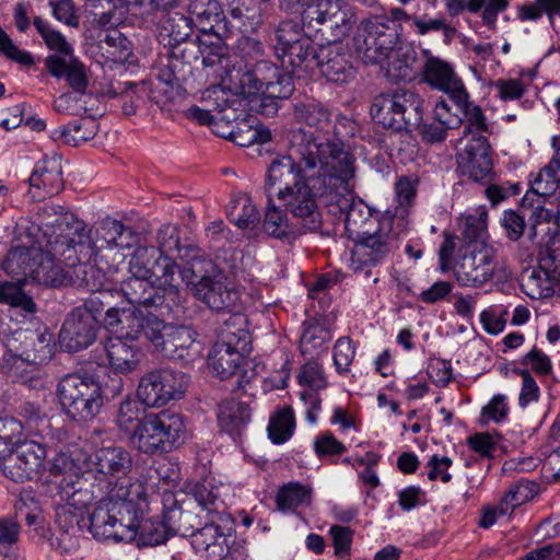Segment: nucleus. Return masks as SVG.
Here are the masks:
<instances>
[{
	"instance_id": "46",
	"label": "nucleus",
	"mask_w": 560,
	"mask_h": 560,
	"mask_svg": "<svg viewBox=\"0 0 560 560\" xmlns=\"http://www.w3.org/2000/svg\"><path fill=\"white\" fill-rule=\"evenodd\" d=\"M102 55L105 57V63L109 68L114 65H125L133 62V50L131 42L120 32L113 31L106 34L101 44Z\"/></svg>"
},
{
	"instance_id": "31",
	"label": "nucleus",
	"mask_w": 560,
	"mask_h": 560,
	"mask_svg": "<svg viewBox=\"0 0 560 560\" xmlns=\"http://www.w3.org/2000/svg\"><path fill=\"white\" fill-rule=\"evenodd\" d=\"M28 183V195L33 200L57 195L63 188L61 161L56 158L40 161L36 164Z\"/></svg>"
},
{
	"instance_id": "13",
	"label": "nucleus",
	"mask_w": 560,
	"mask_h": 560,
	"mask_svg": "<svg viewBox=\"0 0 560 560\" xmlns=\"http://www.w3.org/2000/svg\"><path fill=\"white\" fill-rule=\"evenodd\" d=\"M272 73H278V67L271 61L260 60L246 70L233 66L231 70H226V79L246 96L261 93L270 98L290 97L294 91L292 75H282L280 83H271Z\"/></svg>"
},
{
	"instance_id": "16",
	"label": "nucleus",
	"mask_w": 560,
	"mask_h": 560,
	"mask_svg": "<svg viewBox=\"0 0 560 560\" xmlns=\"http://www.w3.org/2000/svg\"><path fill=\"white\" fill-rule=\"evenodd\" d=\"M118 301L125 299L135 308H166L173 311L183 304L184 298L177 285L166 287L159 283L153 284V280L148 277L133 276L120 283L117 289Z\"/></svg>"
},
{
	"instance_id": "8",
	"label": "nucleus",
	"mask_w": 560,
	"mask_h": 560,
	"mask_svg": "<svg viewBox=\"0 0 560 560\" xmlns=\"http://www.w3.org/2000/svg\"><path fill=\"white\" fill-rule=\"evenodd\" d=\"M339 171L343 173V178H341L343 183H341L336 198L329 205L328 211L343 218L345 231L352 241L364 235L366 230L378 225L380 219L374 218L368 205L353 195L352 180L355 176V158L348 149L341 159Z\"/></svg>"
},
{
	"instance_id": "58",
	"label": "nucleus",
	"mask_w": 560,
	"mask_h": 560,
	"mask_svg": "<svg viewBox=\"0 0 560 560\" xmlns=\"http://www.w3.org/2000/svg\"><path fill=\"white\" fill-rule=\"evenodd\" d=\"M33 23L49 49L57 50L62 54L65 58L73 55V48L66 40L65 36L60 32L50 28L48 22L36 16Z\"/></svg>"
},
{
	"instance_id": "2",
	"label": "nucleus",
	"mask_w": 560,
	"mask_h": 560,
	"mask_svg": "<svg viewBox=\"0 0 560 560\" xmlns=\"http://www.w3.org/2000/svg\"><path fill=\"white\" fill-rule=\"evenodd\" d=\"M148 511L147 492H125L102 499L90 515V532L98 540L131 542Z\"/></svg>"
},
{
	"instance_id": "21",
	"label": "nucleus",
	"mask_w": 560,
	"mask_h": 560,
	"mask_svg": "<svg viewBox=\"0 0 560 560\" xmlns=\"http://www.w3.org/2000/svg\"><path fill=\"white\" fill-rule=\"evenodd\" d=\"M85 455L80 450H61L52 459L50 468L45 477V485L56 490H67L78 487L75 490H89L93 488L83 480L85 469Z\"/></svg>"
},
{
	"instance_id": "50",
	"label": "nucleus",
	"mask_w": 560,
	"mask_h": 560,
	"mask_svg": "<svg viewBox=\"0 0 560 560\" xmlns=\"http://www.w3.org/2000/svg\"><path fill=\"white\" fill-rule=\"evenodd\" d=\"M275 51L277 56H283L293 46L311 40L310 35L304 31L303 25L295 19L281 21L276 28Z\"/></svg>"
},
{
	"instance_id": "57",
	"label": "nucleus",
	"mask_w": 560,
	"mask_h": 560,
	"mask_svg": "<svg viewBox=\"0 0 560 560\" xmlns=\"http://www.w3.org/2000/svg\"><path fill=\"white\" fill-rule=\"evenodd\" d=\"M453 102L466 118L467 124L464 127L465 137L469 139L472 137V135H485L489 131L488 124L486 122V117L481 108L477 105H472L469 102V95L467 92L463 103L459 101Z\"/></svg>"
},
{
	"instance_id": "12",
	"label": "nucleus",
	"mask_w": 560,
	"mask_h": 560,
	"mask_svg": "<svg viewBox=\"0 0 560 560\" xmlns=\"http://www.w3.org/2000/svg\"><path fill=\"white\" fill-rule=\"evenodd\" d=\"M401 26L390 23L387 14H376L360 22L354 48L366 65H378L389 58L400 40Z\"/></svg>"
},
{
	"instance_id": "64",
	"label": "nucleus",
	"mask_w": 560,
	"mask_h": 560,
	"mask_svg": "<svg viewBox=\"0 0 560 560\" xmlns=\"http://www.w3.org/2000/svg\"><path fill=\"white\" fill-rule=\"evenodd\" d=\"M355 349L349 337H340L334 346V363L338 373L349 372Z\"/></svg>"
},
{
	"instance_id": "34",
	"label": "nucleus",
	"mask_w": 560,
	"mask_h": 560,
	"mask_svg": "<svg viewBox=\"0 0 560 560\" xmlns=\"http://www.w3.org/2000/svg\"><path fill=\"white\" fill-rule=\"evenodd\" d=\"M45 66L52 77L65 79L73 92L85 94L89 86L88 69L73 55L69 59L56 54L50 55L46 58Z\"/></svg>"
},
{
	"instance_id": "25",
	"label": "nucleus",
	"mask_w": 560,
	"mask_h": 560,
	"mask_svg": "<svg viewBox=\"0 0 560 560\" xmlns=\"http://www.w3.org/2000/svg\"><path fill=\"white\" fill-rule=\"evenodd\" d=\"M192 294L215 312H231L240 301V291L221 273L205 275L192 288Z\"/></svg>"
},
{
	"instance_id": "5",
	"label": "nucleus",
	"mask_w": 560,
	"mask_h": 560,
	"mask_svg": "<svg viewBox=\"0 0 560 560\" xmlns=\"http://www.w3.org/2000/svg\"><path fill=\"white\" fill-rule=\"evenodd\" d=\"M336 162L320 172V178L325 176L324 185L319 190L308 187L307 182L294 189L281 195L278 199L282 202L285 211L291 213L293 219L305 232H315L322 225V215L318 210L317 199L329 209V205L336 198V194L341 187L343 178L339 171L341 159L336 158Z\"/></svg>"
},
{
	"instance_id": "30",
	"label": "nucleus",
	"mask_w": 560,
	"mask_h": 560,
	"mask_svg": "<svg viewBox=\"0 0 560 560\" xmlns=\"http://www.w3.org/2000/svg\"><path fill=\"white\" fill-rule=\"evenodd\" d=\"M60 262L63 264V257L54 254L51 246L47 244L46 248L39 247L31 280L51 288L71 284V271L66 266L62 267Z\"/></svg>"
},
{
	"instance_id": "42",
	"label": "nucleus",
	"mask_w": 560,
	"mask_h": 560,
	"mask_svg": "<svg viewBox=\"0 0 560 560\" xmlns=\"http://www.w3.org/2000/svg\"><path fill=\"white\" fill-rule=\"evenodd\" d=\"M318 46L311 40L293 46L283 56H278L282 60V66L291 67L292 77L302 78L311 74L316 69Z\"/></svg>"
},
{
	"instance_id": "27",
	"label": "nucleus",
	"mask_w": 560,
	"mask_h": 560,
	"mask_svg": "<svg viewBox=\"0 0 560 560\" xmlns=\"http://www.w3.org/2000/svg\"><path fill=\"white\" fill-rule=\"evenodd\" d=\"M491 147L485 135H472L458 154V168L463 175L481 183L490 179L493 168Z\"/></svg>"
},
{
	"instance_id": "1",
	"label": "nucleus",
	"mask_w": 560,
	"mask_h": 560,
	"mask_svg": "<svg viewBox=\"0 0 560 560\" xmlns=\"http://www.w3.org/2000/svg\"><path fill=\"white\" fill-rule=\"evenodd\" d=\"M345 149L339 142L315 137L303 128H295L289 135L288 154L271 161L265 183L267 199L300 186L307 182L308 187L319 190L325 187V176L320 172L338 159H342Z\"/></svg>"
},
{
	"instance_id": "23",
	"label": "nucleus",
	"mask_w": 560,
	"mask_h": 560,
	"mask_svg": "<svg viewBox=\"0 0 560 560\" xmlns=\"http://www.w3.org/2000/svg\"><path fill=\"white\" fill-rule=\"evenodd\" d=\"M293 117L296 122L314 129V131L305 130L307 133L337 141L346 149L341 140L345 119L332 121L331 112L322 102L316 100L296 102L293 106Z\"/></svg>"
},
{
	"instance_id": "63",
	"label": "nucleus",
	"mask_w": 560,
	"mask_h": 560,
	"mask_svg": "<svg viewBox=\"0 0 560 560\" xmlns=\"http://www.w3.org/2000/svg\"><path fill=\"white\" fill-rule=\"evenodd\" d=\"M102 92L109 97L125 96L129 95V93H133L138 100H142L147 95V86L144 82L135 83L131 81L110 79L108 83L103 86Z\"/></svg>"
},
{
	"instance_id": "15",
	"label": "nucleus",
	"mask_w": 560,
	"mask_h": 560,
	"mask_svg": "<svg viewBox=\"0 0 560 560\" xmlns=\"http://www.w3.org/2000/svg\"><path fill=\"white\" fill-rule=\"evenodd\" d=\"M189 376L168 368L144 373L138 384L137 397L150 408H159L180 399L189 385Z\"/></svg>"
},
{
	"instance_id": "11",
	"label": "nucleus",
	"mask_w": 560,
	"mask_h": 560,
	"mask_svg": "<svg viewBox=\"0 0 560 560\" xmlns=\"http://www.w3.org/2000/svg\"><path fill=\"white\" fill-rule=\"evenodd\" d=\"M57 397L62 412L78 422L92 420L104 401L100 383L78 373L67 374L59 381Z\"/></svg>"
},
{
	"instance_id": "10",
	"label": "nucleus",
	"mask_w": 560,
	"mask_h": 560,
	"mask_svg": "<svg viewBox=\"0 0 560 560\" xmlns=\"http://www.w3.org/2000/svg\"><path fill=\"white\" fill-rule=\"evenodd\" d=\"M187 435L184 417L163 410L145 416L138 424L130 440L135 447L145 454L168 452L184 443Z\"/></svg>"
},
{
	"instance_id": "44",
	"label": "nucleus",
	"mask_w": 560,
	"mask_h": 560,
	"mask_svg": "<svg viewBox=\"0 0 560 560\" xmlns=\"http://www.w3.org/2000/svg\"><path fill=\"white\" fill-rule=\"evenodd\" d=\"M97 132L96 121L90 118H80L66 126L54 129L50 138L63 144L78 147L95 137Z\"/></svg>"
},
{
	"instance_id": "19",
	"label": "nucleus",
	"mask_w": 560,
	"mask_h": 560,
	"mask_svg": "<svg viewBox=\"0 0 560 560\" xmlns=\"http://www.w3.org/2000/svg\"><path fill=\"white\" fill-rule=\"evenodd\" d=\"M66 493V498L61 497L60 502H55L56 524L61 536L56 537V542L51 541V547L68 553L78 547L75 533L79 532L91 498L89 492Z\"/></svg>"
},
{
	"instance_id": "7",
	"label": "nucleus",
	"mask_w": 560,
	"mask_h": 560,
	"mask_svg": "<svg viewBox=\"0 0 560 560\" xmlns=\"http://www.w3.org/2000/svg\"><path fill=\"white\" fill-rule=\"evenodd\" d=\"M408 229V222L402 215L385 211L378 225L366 230L364 235L352 240L350 267L354 272L380 265L399 246V237Z\"/></svg>"
},
{
	"instance_id": "32",
	"label": "nucleus",
	"mask_w": 560,
	"mask_h": 560,
	"mask_svg": "<svg viewBox=\"0 0 560 560\" xmlns=\"http://www.w3.org/2000/svg\"><path fill=\"white\" fill-rule=\"evenodd\" d=\"M215 520L209 518V523L199 527L191 536V546L203 560H222L231 551L230 536L219 525L214 524Z\"/></svg>"
},
{
	"instance_id": "39",
	"label": "nucleus",
	"mask_w": 560,
	"mask_h": 560,
	"mask_svg": "<svg viewBox=\"0 0 560 560\" xmlns=\"http://www.w3.org/2000/svg\"><path fill=\"white\" fill-rule=\"evenodd\" d=\"M104 348L109 365L116 372L130 373L138 368L141 361L140 349L121 337L108 338Z\"/></svg>"
},
{
	"instance_id": "37",
	"label": "nucleus",
	"mask_w": 560,
	"mask_h": 560,
	"mask_svg": "<svg viewBox=\"0 0 560 560\" xmlns=\"http://www.w3.org/2000/svg\"><path fill=\"white\" fill-rule=\"evenodd\" d=\"M116 323L113 325H107L109 329L114 330L117 336L121 337L125 340H137L140 337H143L148 341L147 329L151 326L153 322L158 320L156 316H148L143 317L138 308H125L118 307L116 311Z\"/></svg>"
},
{
	"instance_id": "4",
	"label": "nucleus",
	"mask_w": 560,
	"mask_h": 560,
	"mask_svg": "<svg viewBox=\"0 0 560 560\" xmlns=\"http://www.w3.org/2000/svg\"><path fill=\"white\" fill-rule=\"evenodd\" d=\"M165 526L171 535L192 536L201 526L197 510L208 518H220L226 505L214 492H162Z\"/></svg>"
},
{
	"instance_id": "51",
	"label": "nucleus",
	"mask_w": 560,
	"mask_h": 560,
	"mask_svg": "<svg viewBox=\"0 0 560 560\" xmlns=\"http://www.w3.org/2000/svg\"><path fill=\"white\" fill-rule=\"evenodd\" d=\"M228 218L240 229H253L260 219L259 212L252 199L246 195L235 197L228 207Z\"/></svg>"
},
{
	"instance_id": "26",
	"label": "nucleus",
	"mask_w": 560,
	"mask_h": 560,
	"mask_svg": "<svg viewBox=\"0 0 560 560\" xmlns=\"http://www.w3.org/2000/svg\"><path fill=\"white\" fill-rule=\"evenodd\" d=\"M316 69L328 81L337 84L349 83L357 73L349 49L336 42L318 45Z\"/></svg>"
},
{
	"instance_id": "47",
	"label": "nucleus",
	"mask_w": 560,
	"mask_h": 560,
	"mask_svg": "<svg viewBox=\"0 0 560 560\" xmlns=\"http://www.w3.org/2000/svg\"><path fill=\"white\" fill-rule=\"evenodd\" d=\"M190 72V63L175 51L163 55L159 59L158 79L170 88L185 82Z\"/></svg>"
},
{
	"instance_id": "18",
	"label": "nucleus",
	"mask_w": 560,
	"mask_h": 560,
	"mask_svg": "<svg viewBox=\"0 0 560 560\" xmlns=\"http://www.w3.org/2000/svg\"><path fill=\"white\" fill-rule=\"evenodd\" d=\"M147 334L154 351L171 360L187 359L198 337L189 326L174 325L159 318L147 329Z\"/></svg>"
},
{
	"instance_id": "3",
	"label": "nucleus",
	"mask_w": 560,
	"mask_h": 560,
	"mask_svg": "<svg viewBox=\"0 0 560 560\" xmlns=\"http://www.w3.org/2000/svg\"><path fill=\"white\" fill-rule=\"evenodd\" d=\"M440 269L452 270L459 285L479 288L490 281L498 262L495 249L490 245H459L451 234H444L439 249Z\"/></svg>"
},
{
	"instance_id": "55",
	"label": "nucleus",
	"mask_w": 560,
	"mask_h": 560,
	"mask_svg": "<svg viewBox=\"0 0 560 560\" xmlns=\"http://www.w3.org/2000/svg\"><path fill=\"white\" fill-rule=\"evenodd\" d=\"M300 348L304 355L314 357L323 351L329 340V331L319 324L304 323Z\"/></svg>"
},
{
	"instance_id": "35",
	"label": "nucleus",
	"mask_w": 560,
	"mask_h": 560,
	"mask_svg": "<svg viewBox=\"0 0 560 560\" xmlns=\"http://www.w3.org/2000/svg\"><path fill=\"white\" fill-rule=\"evenodd\" d=\"M36 340L44 343L45 337L28 330H18L7 340L5 346L10 355L7 362L10 363L12 360V368L15 371L22 370L24 365L34 368L44 359L37 350L30 348V346H34Z\"/></svg>"
},
{
	"instance_id": "52",
	"label": "nucleus",
	"mask_w": 560,
	"mask_h": 560,
	"mask_svg": "<svg viewBox=\"0 0 560 560\" xmlns=\"http://www.w3.org/2000/svg\"><path fill=\"white\" fill-rule=\"evenodd\" d=\"M560 185V156L553 153L548 165L542 167L530 183V190L540 197H551Z\"/></svg>"
},
{
	"instance_id": "36",
	"label": "nucleus",
	"mask_w": 560,
	"mask_h": 560,
	"mask_svg": "<svg viewBox=\"0 0 560 560\" xmlns=\"http://www.w3.org/2000/svg\"><path fill=\"white\" fill-rule=\"evenodd\" d=\"M262 230L268 236L282 243H292L300 235L306 233L296 221H289L287 214L275 205L272 198L267 199Z\"/></svg>"
},
{
	"instance_id": "56",
	"label": "nucleus",
	"mask_w": 560,
	"mask_h": 560,
	"mask_svg": "<svg viewBox=\"0 0 560 560\" xmlns=\"http://www.w3.org/2000/svg\"><path fill=\"white\" fill-rule=\"evenodd\" d=\"M138 528L137 538L133 540L137 541L138 546H156L164 544L168 537L172 536L165 526L164 516L162 521L145 518L143 516Z\"/></svg>"
},
{
	"instance_id": "45",
	"label": "nucleus",
	"mask_w": 560,
	"mask_h": 560,
	"mask_svg": "<svg viewBox=\"0 0 560 560\" xmlns=\"http://www.w3.org/2000/svg\"><path fill=\"white\" fill-rule=\"evenodd\" d=\"M218 420L223 431L233 436L240 435L250 420L249 407L235 399L225 400L220 405Z\"/></svg>"
},
{
	"instance_id": "6",
	"label": "nucleus",
	"mask_w": 560,
	"mask_h": 560,
	"mask_svg": "<svg viewBox=\"0 0 560 560\" xmlns=\"http://www.w3.org/2000/svg\"><path fill=\"white\" fill-rule=\"evenodd\" d=\"M36 218L38 225L46 229L45 234L51 230L47 244L51 246L54 254L63 255L78 250L82 257L91 255L92 230L62 206L46 203L38 208ZM67 256L68 259L74 258V255Z\"/></svg>"
},
{
	"instance_id": "22",
	"label": "nucleus",
	"mask_w": 560,
	"mask_h": 560,
	"mask_svg": "<svg viewBox=\"0 0 560 560\" xmlns=\"http://www.w3.org/2000/svg\"><path fill=\"white\" fill-rule=\"evenodd\" d=\"M129 272L133 276L148 277L166 287L177 285V264L154 246H139L133 252L129 259Z\"/></svg>"
},
{
	"instance_id": "20",
	"label": "nucleus",
	"mask_w": 560,
	"mask_h": 560,
	"mask_svg": "<svg viewBox=\"0 0 560 560\" xmlns=\"http://www.w3.org/2000/svg\"><path fill=\"white\" fill-rule=\"evenodd\" d=\"M45 447L35 442L13 438L12 451L4 456L1 468L5 477L24 482L33 478L43 465Z\"/></svg>"
},
{
	"instance_id": "48",
	"label": "nucleus",
	"mask_w": 560,
	"mask_h": 560,
	"mask_svg": "<svg viewBox=\"0 0 560 560\" xmlns=\"http://www.w3.org/2000/svg\"><path fill=\"white\" fill-rule=\"evenodd\" d=\"M459 235H453L459 245H489L487 243V211L479 210L476 214H467L463 218Z\"/></svg>"
},
{
	"instance_id": "38",
	"label": "nucleus",
	"mask_w": 560,
	"mask_h": 560,
	"mask_svg": "<svg viewBox=\"0 0 560 560\" xmlns=\"http://www.w3.org/2000/svg\"><path fill=\"white\" fill-rule=\"evenodd\" d=\"M77 310H84L88 314L93 315L98 324V318L104 314V324L113 325L116 323V311L118 310V293L114 285L100 290L90 291L89 298L84 300L83 305L77 306Z\"/></svg>"
},
{
	"instance_id": "59",
	"label": "nucleus",
	"mask_w": 560,
	"mask_h": 560,
	"mask_svg": "<svg viewBox=\"0 0 560 560\" xmlns=\"http://www.w3.org/2000/svg\"><path fill=\"white\" fill-rule=\"evenodd\" d=\"M538 264L551 278L560 280V233L555 235L539 249Z\"/></svg>"
},
{
	"instance_id": "43",
	"label": "nucleus",
	"mask_w": 560,
	"mask_h": 560,
	"mask_svg": "<svg viewBox=\"0 0 560 560\" xmlns=\"http://www.w3.org/2000/svg\"><path fill=\"white\" fill-rule=\"evenodd\" d=\"M557 278H551L538 264L537 267L528 268L523 271L521 278V288L530 299H544L551 296L555 292V285L559 282Z\"/></svg>"
},
{
	"instance_id": "53",
	"label": "nucleus",
	"mask_w": 560,
	"mask_h": 560,
	"mask_svg": "<svg viewBox=\"0 0 560 560\" xmlns=\"http://www.w3.org/2000/svg\"><path fill=\"white\" fill-rule=\"evenodd\" d=\"M295 429V419L292 407L287 406L277 410L269 419L268 436L275 444L287 442Z\"/></svg>"
},
{
	"instance_id": "24",
	"label": "nucleus",
	"mask_w": 560,
	"mask_h": 560,
	"mask_svg": "<svg viewBox=\"0 0 560 560\" xmlns=\"http://www.w3.org/2000/svg\"><path fill=\"white\" fill-rule=\"evenodd\" d=\"M353 23L354 13L345 0H317L316 16L311 19L308 26L337 42L348 34Z\"/></svg>"
},
{
	"instance_id": "14",
	"label": "nucleus",
	"mask_w": 560,
	"mask_h": 560,
	"mask_svg": "<svg viewBox=\"0 0 560 560\" xmlns=\"http://www.w3.org/2000/svg\"><path fill=\"white\" fill-rule=\"evenodd\" d=\"M95 458V467L85 469V482L100 490H128L131 487L127 474L132 459L124 447H102L96 452Z\"/></svg>"
},
{
	"instance_id": "54",
	"label": "nucleus",
	"mask_w": 560,
	"mask_h": 560,
	"mask_svg": "<svg viewBox=\"0 0 560 560\" xmlns=\"http://www.w3.org/2000/svg\"><path fill=\"white\" fill-rule=\"evenodd\" d=\"M394 57L388 63V73L396 80H411L417 52L411 46H399L394 49Z\"/></svg>"
},
{
	"instance_id": "62",
	"label": "nucleus",
	"mask_w": 560,
	"mask_h": 560,
	"mask_svg": "<svg viewBox=\"0 0 560 560\" xmlns=\"http://www.w3.org/2000/svg\"><path fill=\"white\" fill-rule=\"evenodd\" d=\"M15 518H24L26 524L36 521L43 514L42 500L35 492H20V498L14 504Z\"/></svg>"
},
{
	"instance_id": "40",
	"label": "nucleus",
	"mask_w": 560,
	"mask_h": 560,
	"mask_svg": "<svg viewBox=\"0 0 560 560\" xmlns=\"http://www.w3.org/2000/svg\"><path fill=\"white\" fill-rule=\"evenodd\" d=\"M39 247L36 245L16 246L10 249L2 266L5 273L19 283L31 280Z\"/></svg>"
},
{
	"instance_id": "33",
	"label": "nucleus",
	"mask_w": 560,
	"mask_h": 560,
	"mask_svg": "<svg viewBox=\"0 0 560 560\" xmlns=\"http://www.w3.org/2000/svg\"><path fill=\"white\" fill-rule=\"evenodd\" d=\"M424 81L441 91L447 93L452 101L464 102L466 90L462 81L456 77L448 63L430 58L423 68Z\"/></svg>"
},
{
	"instance_id": "29",
	"label": "nucleus",
	"mask_w": 560,
	"mask_h": 560,
	"mask_svg": "<svg viewBox=\"0 0 560 560\" xmlns=\"http://www.w3.org/2000/svg\"><path fill=\"white\" fill-rule=\"evenodd\" d=\"M91 247L92 253L89 257H82L79 255L78 250L74 253V258L71 257V259L67 258V253L60 255L63 257V265L71 271V284L84 288L88 291H95L114 285L106 275L93 262V259L97 256V247L92 237ZM70 255L73 256V253Z\"/></svg>"
},
{
	"instance_id": "49",
	"label": "nucleus",
	"mask_w": 560,
	"mask_h": 560,
	"mask_svg": "<svg viewBox=\"0 0 560 560\" xmlns=\"http://www.w3.org/2000/svg\"><path fill=\"white\" fill-rule=\"evenodd\" d=\"M100 237L109 249L130 248L137 242V235L132 228L113 218H105L102 221Z\"/></svg>"
},
{
	"instance_id": "28",
	"label": "nucleus",
	"mask_w": 560,
	"mask_h": 560,
	"mask_svg": "<svg viewBox=\"0 0 560 560\" xmlns=\"http://www.w3.org/2000/svg\"><path fill=\"white\" fill-rule=\"evenodd\" d=\"M98 324L86 311L73 308L66 318L60 334V343L69 352L91 346L96 339Z\"/></svg>"
},
{
	"instance_id": "60",
	"label": "nucleus",
	"mask_w": 560,
	"mask_h": 560,
	"mask_svg": "<svg viewBox=\"0 0 560 560\" xmlns=\"http://www.w3.org/2000/svg\"><path fill=\"white\" fill-rule=\"evenodd\" d=\"M140 421V408L138 401L131 398L124 399L119 405L116 417L118 428L131 436Z\"/></svg>"
},
{
	"instance_id": "41",
	"label": "nucleus",
	"mask_w": 560,
	"mask_h": 560,
	"mask_svg": "<svg viewBox=\"0 0 560 560\" xmlns=\"http://www.w3.org/2000/svg\"><path fill=\"white\" fill-rule=\"evenodd\" d=\"M94 28H114L122 23L128 11L126 0H86Z\"/></svg>"
},
{
	"instance_id": "9",
	"label": "nucleus",
	"mask_w": 560,
	"mask_h": 560,
	"mask_svg": "<svg viewBox=\"0 0 560 560\" xmlns=\"http://www.w3.org/2000/svg\"><path fill=\"white\" fill-rule=\"evenodd\" d=\"M423 98L412 90L395 89L374 97L370 113L375 122L395 131L419 129Z\"/></svg>"
},
{
	"instance_id": "61",
	"label": "nucleus",
	"mask_w": 560,
	"mask_h": 560,
	"mask_svg": "<svg viewBox=\"0 0 560 560\" xmlns=\"http://www.w3.org/2000/svg\"><path fill=\"white\" fill-rule=\"evenodd\" d=\"M232 140L240 147H249L254 143H265L271 139L270 131L261 130L246 122L238 124L231 132Z\"/></svg>"
},
{
	"instance_id": "17",
	"label": "nucleus",
	"mask_w": 560,
	"mask_h": 560,
	"mask_svg": "<svg viewBox=\"0 0 560 560\" xmlns=\"http://www.w3.org/2000/svg\"><path fill=\"white\" fill-rule=\"evenodd\" d=\"M250 349V335L245 329H233L226 323L221 339L209 353L208 365L222 380L233 378L240 370L244 354Z\"/></svg>"
}]
</instances>
